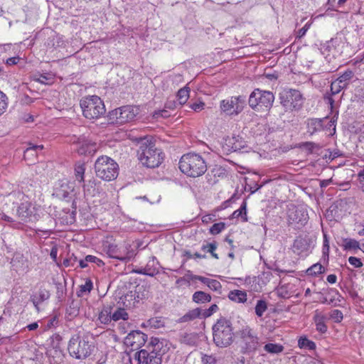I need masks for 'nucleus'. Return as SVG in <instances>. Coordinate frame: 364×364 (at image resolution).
Segmentation results:
<instances>
[{
	"label": "nucleus",
	"mask_w": 364,
	"mask_h": 364,
	"mask_svg": "<svg viewBox=\"0 0 364 364\" xmlns=\"http://www.w3.org/2000/svg\"><path fill=\"white\" fill-rule=\"evenodd\" d=\"M179 169L190 177H199L207 171V164L201 155L196 153L183 154L179 161Z\"/></svg>",
	"instance_id": "obj_1"
},
{
	"label": "nucleus",
	"mask_w": 364,
	"mask_h": 364,
	"mask_svg": "<svg viewBox=\"0 0 364 364\" xmlns=\"http://www.w3.org/2000/svg\"><path fill=\"white\" fill-rule=\"evenodd\" d=\"M138 158L143 166L151 168L158 167L164 160L162 151L156 148L151 140L146 139L140 144Z\"/></svg>",
	"instance_id": "obj_2"
},
{
	"label": "nucleus",
	"mask_w": 364,
	"mask_h": 364,
	"mask_svg": "<svg viewBox=\"0 0 364 364\" xmlns=\"http://www.w3.org/2000/svg\"><path fill=\"white\" fill-rule=\"evenodd\" d=\"M163 343L157 338H151L146 348L135 353L134 359L136 364H161Z\"/></svg>",
	"instance_id": "obj_3"
},
{
	"label": "nucleus",
	"mask_w": 364,
	"mask_h": 364,
	"mask_svg": "<svg viewBox=\"0 0 364 364\" xmlns=\"http://www.w3.org/2000/svg\"><path fill=\"white\" fill-rule=\"evenodd\" d=\"M214 343L219 348H226L233 342L234 333L232 322L220 318L213 326Z\"/></svg>",
	"instance_id": "obj_4"
},
{
	"label": "nucleus",
	"mask_w": 364,
	"mask_h": 364,
	"mask_svg": "<svg viewBox=\"0 0 364 364\" xmlns=\"http://www.w3.org/2000/svg\"><path fill=\"white\" fill-rule=\"evenodd\" d=\"M95 349L89 336H73L69 341L68 350L70 355L76 359H85L89 357Z\"/></svg>",
	"instance_id": "obj_5"
},
{
	"label": "nucleus",
	"mask_w": 364,
	"mask_h": 364,
	"mask_svg": "<svg viewBox=\"0 0 364 364\" xmlns=\"http://www.w3.org/2000/svg\"><path fill=\"white\" fill-rule=\"evenodd\" d=\"M240 342L241 351L246 353L256 352L262 343L257 331L248 325L242 326L237 332Z\"/></svg>",
	"instance_id": "obj_6"
},
{
	"label": "nucleus",
	"mask_w": 364,
	"mask_h": 364,
	"mask_svg": "<svg viewBox=\"0 0 364 364\" xmlns=\"http://www.w3.org/2000/svg\"><path fill=\"white\" fill-rule=\"evenodd\" d=\"M96 176L102 180L111 181L119 174L118 164L110 157L101 156L95 163Z\"/></svg>",
	"instance_id": "obj_7"
},
{
	"label": "nucleus",
	"mask_w": 364,
	"mask_h": 364,
	"mask_svg": "<svg viewBox=\"0 0 364 364\" xmlns=\"http://www.w3.org/2000/svg\"><path fill=\"white\" fill-rule=\"evenodd\" d=\"M80 105L83 116L88 119H98L106 112L103 101L97 95L83 97L80 100Z\"/></svg>",
	"instance_id": "obj_8"
},
{
	"label": "nucleus",
	"mask_w": 364,
	"mask_h": 364,
	"mask_svg": "<svg viewBox=\"0 0 364 364\" xmlns=\"http://www.w3.org/2000/svg\"><path fill=\"white\" fill-rule=\"evenodd\" d=\"M274 101V96L270 91L255 89L248 100L250 107L255 111L269 110Z\"/></svg>",
	"instance_id": "obj_9"
},
{
	"label": "nucleus",
	"mask_w": 364,
	"mask_h": 364,
	"mask_svg": "<svg viewBox=\"0 0 364 364\" xmlns=\"http://www.w3.org/2000/svg\"><path fill=\"white\" fill-rule=\"evenodd\" d=\"M279 99L286 112L300 110L304 101L302 94L294 89L283 90L279 93Z\"/></svg>",
	"instance_id": "obj_10"
},
{
	"label": "nucleus",
	"mask_w": 364,
	"mask_h": 364,
	"mask_svg": "<svg viewBox=\"0 0 364 364\" xmlns=\"http://www.w3.org/2000/svg\"><path fill=\"white\" fill-rule=\"evenodd\" d=\"M245 105V96H232L220 101V109L222 113L227 115L237 116L243 111Z\"/></svg>",
	"instance_id": "obj_11"
},
{
	"label": "nucleus",
	"mask_w": 364,
	"mask_h": 364,
	"mask_svg": "<svg viewBox=\"0 0 364 364\" xmlns=\"http://www.w3.org/2000/svg\"><path fill=\"white\" fill-rule=\"evenodd\" d=\"M105 250L109 257L126 263L129 262L134 256L131 245L126 242L119 245L109 243L105 246Z\"/></svg>",
	"instance_id": "obj_12"
},
{
	"label": "nucleus",
	"mask_w": 364,
	"mask_h": 364,
	"mask_svg": "<svg viewBox=\"0 0 364 364\" xmlns=\"http://www.w3.org/2000/svg\"><path fill=\"white\" fill-rule=\"evenodd\" d=\"M287 215L288 224L298 229L304 226L309 219L308 213L303 207L293 204L288 206Z\"/></svg>",
	"instance_id": "obj_13"
},
{
	"label": "nucleus",
	"mask_w": 364,
	"mask_h": 364,
	"mask_svg": "<svg viewBox=\"0 0 364 364\" xmlns=\"http://www.w3.org/2000/svg\"><path fill=\"white\" fill-rule=\"evenodd\" d=\"M138 114V109L130 105L122 106L109 112L113 123L123 124L132 121Z\"/></svg>",
	"instance_id": "obj_14"
},
{
	"label": "nucleus",
	"mask_w": 364,
	"mask_h": 364,
	"mask_svg": "<svg viewBox=\"0 0 364 364\" xmlns=\"http://www.w3.org/2000/svg\"><path fill=\"white\" fill-rule=\"evenodd\" d=\"M71 141L73 144H76L77 153L80 155L91 154L96 150V144L85 135L73 136Z\"/></svg>",
	"instance_id": "obj_15"
},
{
	"label": "nucleus",
	"mask_w": 364,
	"mask_h": 364,
	"mask_svg": "<svg viewBox=\"0 0 364 364\" xmlns=\"http://www.w3.org/2000/svg\"><path fill=\"white\" fill-rule=\"evenodd\" d=\"M18 218L23 222H31L36 219L35 207L28 200H24L17 209Z\"/></svg>",
	"instance_id": "obj_16"
},
{
	"label": "nucleus",
	"mask_w": 364,
	"mask_h": 364,
	"mask_svg": "<svg viewBox=\"0 0 364 364\" xmlns=\"http://www.w3.org/2000/svg\"><path fill=\"white\" fill-rule=\"evenodd\" d=\"M334 124V122L328 120V118L323 119H309L306 121V129L307 132L310 135H313L316 132L322 131L324 127L328 125L331 127Z\"/></svg>",
	"instance_id": "obj_17"
},
{
	"label": "nucleus",
	"mask_w": 364,
	"mask_h": 364,
	"mask_svg": "<svg viewBox=\"0 0 364 364\" xmlns=\"http://www.w3.org/2000/svg\"><path fill=\"white\" fill-rule=\"evenodd\" d=\"M73 190L68 181H60L55 186L53 195L60 199L68 200Z\"/></svg>",
	"instance_id": "obj_18"
},
{
	"label": "nucleus",
	"mask_w": 364,
	"mask_h": 364,
	"mask_svg": "<svg viewBox=\"0 0 364 364\" xmlns=\"http://www.w3.org/2000/svg\"><path fill=\"white\" fill-rule=\"evenodd\" d=\"M43 149V145H33L29 144V146L23 152V159L28 165L36 163L38 157V151Z\"/></svg>",
	"instance_id": "obj_19"
},
{
	"label": "nucleus",
	"mask_w": 364,
	"mask_h": 364,
	"mask_svg": "<svg viewBox=\"0 0 364 364\" xmlns=\"http://www.w3.org/2000/svg\"><path fill=\"white\" fill-rule=\"evenodd\" d=\"M346 88L342 83L339 82L337 80L333 81L331 85V93H326L324 97V101L329 105L331 109L333 108L334 105V100L333 98V95L338 94L342 90Z\"/></svg>",
	"instance_id": "obj_20"
},
{
	"label": "nucleus",
	"mask_w": 364,
	"mask_h": 364,
	"mask_svg": "<svg viewBox=\"0 0 364 364\" xmlns=\"http://www.w3.org/2000/svg\"><path fill=\"white\" fill-rule=\"evenodd\" d=\"M50 291L41 287L36 294L31 296L30 301L33 303L36 311H39V304L48 300L50 298Z\"/></svg>",
	"instance_id": "obj_21"
},
{
	"label": "nucleus",
	"mask_w": 364,
	"mask_h": 364,
	"mask_svg": "<svg viewBox=\"0 0 364 364\" xmlns=\"http://www.w3.org/2000/svg\"><path fill=\"white\" fill-rule=\"evenodd\" d=\"M146 339L147 336L140 331H133L126 338L127 342L131 346L136 344L137 346L144 344Z\"/></svg>",
	"instance_id": "obj_22"
},
{
	"label": "nucleus",
	"mask_w": 364,
	"mask_h": 364,
	"mask_svg": "<svg viewBox=\"0 0 364 364\" xmlns=\"http://www.w3.org/2000/svg\"><path fill=\"white\" fill-rule=\"evenodd\" d=\"M159 262L156 261L155 257H152L147 262L146 265L138 270L137 272L141 274H144L150 277H154L159 272L158 265Z\"/></svg>",
	"instance_id": "obj_23"
},
{
	"label": "nucleus",
	"mask_w": 364,
	"mask_h": 364,
	"mask_svg": "<svg viewBox=\"0 0 364 364\" xmlns=\"http://www.w3.org/2000/svg\"><path fill=\"white\" fill-rule=\"evenodd\" d=\"M64 44L63 37L55 32L51 33V35L45 43L46 46L50 49H56L63 47Z\"/></svg>",
	"instance_id": "obj_24"
},
{
	"label": "nucleus",
	"mask_w": 364,
	"mask_h": 364,
	"mask_svg": "<svg viewBox=\"0 0 364 364\" xmlns=\"http://www.w3.org/2000/svg\"><path fill=\"white\" fill-rule=\"evenodd\" d=\"M313 319L316 325V331L321 333H325L328 330V327L325 323L327 320L326 316L318 311H316Z\"/></svg>",
	"instance_id": "obj_25"
},
{
	"label": "nucleus",
	"mask_w": 364,
	"mask_h": 364,
	"mask_svg": "<svg viewBox=\"0 0 364 364\" xmlns=\"http://www.w3.org/2000/svg\"><path fill=\"white\" fill-rule=\"evenodd\" d=\"M198 337L196 333H183L180 336V342L188 346H196L198 343Z\"/></svg>",
	"instance_id": "obj_26"
},
{
	"label": "nucleus",
	"mask_w": 364,
	"mask_h": 364,
	"mask_svg": "<svg viewBox=\"0 0 364 364\" xmlns=\"http://www.w3.org/2000/svg\"><path fill=\"white\" fill-rule=\"evenodd\" d=\"M228 298L236 303H244L247 301V293L242 290H232L229 292Z\"/></svg>",
	"instance_id": "obj_27"
},
{
	"label": "nucleus",
	"mask_w": 364,
	"mask_h": 364,
	"mask_svg": "<svg viewBox=\"0 0 364 364\" xmlns=\"http://www.w3.org/2000/svg\"><path fill=\"white\" fill-rule=\"evenodd\" d=\"M202 315L200 309L196 308L188 311L185 315L178 319L179 323H184L193 321Z\"/></svg>",
	"instance_id": "obj_28"
},
{
	"label": "nucleus",
	"mask_w": 364,
	"mask_h": 364,
	"mask_svg": "<svg viewBox=\"0 0 364 364\" xmlns=\"http://www.w3.org/2000/svg\"><path fill=\"white\" fill-rule=\"evenodd\" d=\"M112 307L111 306H106L103 307L98 318L102 323L107 324L112 320Z\"/></svg>",
	"instance_id": "obj_29"
},
{
	"label": "nucleus",
	"mask_w": 364,
	"mask_h": 364,
	"mask_svg": "<svg viewBox=\"0 0 364 364\" xmlns=\"http://www.w3.org/2000/svg\"><path fill=\"white\" fill-rule=\"evenodd\" d=\"M33 80L41 84L50 85L54 82V75L51 73L35 75Z\"/></svg>",
	"instance_id": "obj_30"
},
{
	"label": "nucleus",
	"mask_w": 364,
	"mask_h": 364,
	"mask_svg": "<svg viewBox=\"0 0 364 364\" xmlns=\"http://www.w3.org/2000/svg\"><path fill=\"white\" fill-rule=\"evenodd\" d=\"M193 301L198 304H204L211 301V296L202 291H196L193 294Z\"/></svg>",
	"instance_id": "obj_31"
},
{
	"label": "nucleus",
	"mask_w": 364,
	"mask_h": 364,
	"mask_svg": "<svg viewBox=\"0 0 364 364\" xmlns=\"http://www.w3.org/2000/svg\"><path fill=\"white\" fill-rule=\"evenodd\" d=\"M232 217L233 218H238L240 217L242 218V221L246 222L247 221V202L244 200L242 203L240 205V208L236 210H235L232 214Z\"/></svg>",
	"instance_id": "obj_32"
},
{
	"label": "nucleus",
	"mask_w": 364,
	"mask_h": 364,
	"mask_svg": "<svg viewBox=\"0 0 364 364\" xmlns=\"http://www.w3.org/2000/svg\"><path fill=\"white\" fill-rule=\"evenodd\" d=\"M97 183L95 180L89 181L87 183L83 186V191L85 195L95 196L97 193L98 190L96 189Z\"/></svg>",
	"instance_id": "obj_33"
},
{
	"label": "nucleus",
	"mask_w": 364,
	"mask_h": 364,
	"mask_svg": "<svg viewBox=\"0 0 364 364\" xmlns=\"http://www.w3.org/2000/svg\"><path fill=\"white\" fill-rule=\"evenodd\" d=\"M343 246L346 250H353L357 251L358 250H360L361 246H360L359 242L354 239L351 238H346L343 240Z\"/></svg>",
	"instance_id": "obj_34"
},
{
	"label": "nucleus",
	"mask_w": 364,
	"mask_h": 364,
	"mask_svg": "<svg viewBox=\"0 0 364 364\" xmlns=\"http://www.w3.org/2000/svg\"><path fill=\"white\" fill-rule=\"evenodd\" d=\"M190 89L188 87H184L180 89L177 93V102L179 105H184L189 98Z\"/></svg>",
	"instance_id": "obj_35"
},
{
	"label": "nucleus",
	"mask_w": 364,
	"mask_h": 364,
	"mask_svg": "<svg viewBox=\"0 0 364 364\" xmlns=\"http://www.w3.org/2000/svg\"><path fill=\"white\" fill-rule=\"evenodd\" d=\"M354 77V73L351 70H346L342 75H341L336 80L342 83L345 87L349 85L350 80Z\"/></svg>",
	"instance_id": "obj_36"
},
{
	"label": "nucleus",
	"mask_w": 364,
	"mask_h": 364,
	"mask_svg": "<svg viewBox=\"0 0 364 364\" xmlns=\"http://www.w3.org/2000/svg\"><path fill=\"white\" fill-rule=\"evenodd\" d=\"M8 198L9 201L12 202L13 204H18V200L21 202L23 201L26 196L22 191L18 190L11 192L8 195Z\"/></svg>",
	"instance_id": "obj_37"
},
{
	"label": "nucleus",
	"mask_w": 364,
	"mask_h": 364,
	"mask_svg": "<svg viewBox=\"0 0 364 364\" xmlns=\"http://www.w3.org/2000/svg\"><path fill=\"white\" fill-rule=\"evenodd\" d=\"M306 242L302 238L296 239L294 242L293 245V251L298 254L301 255L302 252L306 251Z\"/></svg>",
	"instance_id": "obj_38"
},
{
	"label": "nucleus",
	"mask_w": 364,
	"mask_h": 364,
	"mask_svg": "<svg viewBox=\"0 0 364 364\" xmlns=\"http://www.w3.org/2000/svg\"><path fill=\"white\" fill-rule=\"evenodd\" d=\"M217 249V243L216 242L203 244L201 246V250L204 252L210 253L211 256L216 259H219V257L217 253H215V250Z\"/></svg>",
	"instance_id": "obj_39"
},
{
	"label": "nucleus",
	"mask_w": 364,
	"mask_h": 364,
	"mask_svg": "<svg viewBox=\"0 0 364 364\" xmlns=\"http://www.w3.org/2000/svg\"><path fill=\"white\" fill-rule=\"evenodd\" d=\"M324 272V267L320 263H316L308 268L306 273L309 276H317Z\"/></svg>",
	"instance_id": "obj_40"
},
{
	"label": "nucleus",
	"mask_w": 364,
	"mask_h": 364,
	"mask_svg": "<svg viewBox=\"0 0 364 364\" xmlns=\"http://www.w3.org/2000/svg\"><path fill=\"white\" fill-rule=\"evenodd\" d=\"M298 346L300 348H306L309 350H315L316 349V343L309 340L306 337H301L298 341Z\"/></svg>",
	"instance_id": "obj_41"
},
{
	"label": "nucleus",
	"mask_w": 364,
	"mask_h": 364,
	"mask_svg": "<svg viewBox=\"0 0 364 364\" xmlns=\"http://www.w3.org/2000/svg\"><path fill=\"white\" fill-rule=\"evenodd\" d=\"M264 349L269 353L278 354L283 351L284 347L280 344L269 343L264 346Z\"/></svg>",
	"instance_id": "obj_42"
},
{
	"label": "nucleus",
	"mask_w": 364,
	"mask_h": 364,
	"mask_svg": "<svg viewBox=\"0 0 364 364\" xmlns=\"http://www.w3.org/2000/svg\"><path fill=\"white\" fill-rule=\"evenodd\" d=\"M85 171V166L84 164H77L75 166V176L77 181L79 182L84 181V175Z\"/></svg>",
	"instance_id": "obj_43"
},
{
	"label": "nucleus",
	"mask_w": 364,
	"mask_h": 364,
	"mask_svg": "<svg viewBox=\"0 0 364 364\" xmlns=\"http://www.w3.org/2000/svg\"><path fill=\"white\" fill-rule=\"evenodd\" d=\"M267 309V304L264 300H258L255 306V314L258 317L262 316Z\"/></svg>",
	"instance_id": "obj_44"
},
{
	"label": "nucleus",
	"mask_w": 364,
	"mask_h": 364,
	"mask_svg": "<svg viewBox=\"0 0 364 364\" xmlns=\"http://www.w3.org/2000/svg\"><path fill=\"white\" fill-rule=\"evenodd\" d=\"M92 287L93 285L92 281L90 279H87L85 283L80 287V289L77 292V295L78 296H82L84 294L90 293L92 289Z\"/></svg>",
	"instance_id": "obj_45"
},
{
	"label": "nucleus",
	"mask_w": 364,
	"mask_h": 364,
	"mask_svg": "<svg viewBox=\"0 0 364 364\" xmlns=\"http://www.w3.org/2000/svg\"><path fill=\"white\" fill-rule=\"evenodd\" d=\"M112 318L113 321H117L120 319L127 320L129 318V316L124 309L119 308L112 314Z\"/></svg>",
	"instance_id": "obj_46"
},
{
	"label": "nucleus",
	"mask_w": 364,
	"mask_h": 364,
	"mask_svg": "<svg viewBox=\"0 0 364 364\" xmlns=\"http://www.w3.org/2000/svg\"><path fill=\"white\" fill-rule=\"evenodd\" d=\"M277 294L278 296L287 299L291 296V292L289 291L288 285H280L277 289Z\"/></svg>",
	"instance_id": "obj_47"
},
{
	"label": "nucleus",
	"mask_w": 364,
	"mask_h": 364,
	"mask_svg": "<svg viewBox=\"0 0 364 364\" xmlns=\"http://www.w3.org/2000/svg\"><path fill=\"white\" fill-rule=\"evenodd\" d=\"M8 107V97L0 90V115L4 114Z\"/></svg>",
	"instance_id": "obj_48"
},
{
	"label": "nucleus",
	"mask_w": 364,
	"mask_h": 364,
	"mask_svg": "<svg viewBox=\"0 0 364 364\" xmlns=\"http://www.w3.org/2000/svg\"><path fill=\"white\" fill-rule=\"evenodd\" d=\"M329 317L336 323H340L343 320V316L341 311L338 309H334L331 311Z\"/></svg>",
	"instance_id": "obj_49"
},
{
	"label": "nucleus",
	"mask_w": 364,
	"mask_h": 364,
	"mask_svg": "<svg viewBox=\"0 0 364 364\" xmlns=\"http://www.w3.org/2000/svg\"><path fill=\"white\" fill-rule=\"evenodd\" d=\"M225 228V225L224 223H218L213 224L210 228V232L212 235L219 234L222 230H223Z\"/></svg>",
	"instance_id": "obj_50"
},
{
	"label": "nucleus",
	"mask_w": 364,
	"mask_h": 364,
	"mask_svg": "<svg viewBox=\"0 0 364 364\" xmlns=\"http://www.w3.org/2000/svg\"><path fill=\"white\" fill-rule=\"evenodd\" d=\"M208 287L211 290H213L215 291H220L222 289V285H221L220 282L216 279H210V280L208 284Z\"/></svg>",
	"instance_id": "obj_51"
},
{
	"label": "nucleus",
	"mask_w": 364,
	"mask_h": 364,
	"mask_svg": "<svg viewBox=\"0 0 364 364\" xmlns=\"http://www.w3.org/2000/svg\"><path fill=\"white\" fill-rule=\"evenodd\" d=\"M218 310V306L216 304H212L209 309H205L202 315L203 317H209L213 313H215Z\"/></svg>",
	"instance_id": "obj_52"
},
{
	"label": "nucleus",
	"mask_w": 364,
	"mask_h": 364,
	"mask_svg": "<svg viewBox=\"0 0 364 364\" xmlns=\"http://www.w3.org/2000/svg\"><path fill=\"white\" fill-rule=\"evenodd\" d=\"M190 108H191L193 110H194L195 112H200L201 110H203L205 107V103L203 102H193L192 104H191L189 105Z\"/></svg>",
	"instance_id": "obj_53"
},
{
	"label": "nucleus",
	"mask_w": 364,
	"mask_h": 364,
	"mask_svg": "<svg viewBox=\"0 0 364 364\" xmlns=\"http://www.w3.org/2000/svg\"><path fill=\"white\" fill-rule=\"evenodd\" d=\"M348 262L355 268L361 267L363 266L361 260L355 257H350L348 258Z\"/></svg>",
	"instance_id": "obj_54"
},
{
	"label": "nucleus",
	"mask_w": 364,
	"mask_h": 364,
	"mask_svg": "<svg viewBox=\"0 0 364 364\" xmlns=\"http://www.w3.org/2000/svg\"><path fill=\"white\" fill-rule=\"evenodd\" d=\"M86 261H88V262L95 263L99 267L104 265V262L100 259L93 255H87Z\"/></svg>",
	"instance_id": "obj_55"
},
{
	"label": "nucleus",
	"mask_w": 364,
	"mask_h": 364,
	"mask_svg": "<svg viewBox=\"0 0 364 364\" xmlns=\"http://www.w3.org/2000/svg\"><path fill=\"white\" fill-rule=\"evenodd\" d=\"M179 105L178 102L176 101L175 100H168L167 102L165 103V109H175L177 108V106Z\"/></svg>",
	"instance_id": "obj_56"
},
{
	"label": "nucleus",
	"mask_w": 364,
	"mask_h": 364,
	"mask_svg": "<svg viewBox=\"0 0 364 364\" xmlns=\"http://www.w3.org/2000/svg\"><path fill=\"white\" fill-rule=\"evenodd\" d=\"M203 364H216V359L212 355H204L202 357Z\"/></svg>",
	"instance_id": "obj_57"
},
{
	"label": "nucleus",
	"mask_w": 364,
	"mask_h": 364,
	"mask_svg": "<svg viewBox=\"0 0 364 364\" xmlns=\"http://www.w3.org/2000/svg\"><path fill=\"white\" fill-rule=\"evenodd\" d=\"M191 280H198L208 286L210 279L199 275L191 274Z\"/></svg>",
	"instance_id": "obj_58"
},
{
	"label": "nucleus",
	"mask_w": 364,
	"mask_h": 364,
	"mask_svg": "<svg viewBox=\"0 0 364 364\" xmlns=\"http://www.w3.org/2000/svg\"><path fill=\"white\" fill-rule=\"evenodd\" d=\"M149 324L154 328H160L163 326V323L160 319H158L157 318H151L149 321Z\"/></svg>",
	"instance_id": "obj_59"
},
{
	"label": "nucleus",
	"mask_w": 364,
	"mask_h": 364,
	"mask_svg": "<svg viewBox=\"0 0 364 364\" xmlns=\"http://www.w3.org/2000/svg\"><path fill=\"white\" fill-rule=\"evenodd\" d=\"M168 116H169V114L168 113V112L166 109L156 111V112H154V113L153 114V117L154 118H158L159 117H167Z\"/></svg>",
	"instance_id": "obj_60"
},
{
	"label": "nucleus",
	"mask_w": 364,
	"mask_h": 364,
	"mask_svg": "<svg viewBox=\"0 0 364 364\" xmlns=\"http://www.w3.org/2000/svg\"><path fill=\"white\" fill-rule=\"evenodd\" d=\"M19 60H20V58L18 56L9 58L6 60V64L9 66L14 65H16L19 62Z\"/></svg>",
	"instance_id": "obj_61"
},
{
	"label": "nucleus",
	"mask_w": 364,
	"mask_h": 364,
	"mask_svg": "<svg viewBox=\"0 0 364 364\" xmlns=\"http://www.w3.org/2000/svg\"><path fill=\"white\" fill-rule=\"evenodd\" d=\"M329 252V245H328V241L326 238V236L324 235V240H323V255H328Z\"/></svg>",
	"instance_id": "obj_62"
},
{
	"label": "nucleus",
	"mask_w": 364,
	"mask_h": 364,
	"mask_svg": "<svg viewBox=\"0 0 364 364\" xmlns=\"http://www.w3.org/2000/svg\"><path fill=\"white\" fill-rule=\"evenodd\" d=\"M309 26H310L308 23H306L303 28H300L298 31L297 37L299 38L303 37L306 34L308 29L309 28Z\"/></svg>",
	"instance_id": "obj_63"
},
{
	"label": "nucleus",
	"mask_w": 364,
	"mask_h": 364,
	"mask_svg": "<svg viewBox=\"0 0 364 364\" xmlns=\"http://www.w3.org/2000/svg\"><path fill=\"white\" fill-rule=\"evenodd\" d=\"M358 180L363 191H364V168L359 172Z\"/></svg>",
	"instance_id": "obj_64"
}]
</instances>
